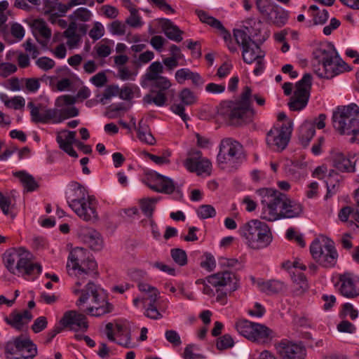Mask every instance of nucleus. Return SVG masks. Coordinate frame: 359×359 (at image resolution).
<instances>
[{
  "label": "nucleus",
  "mask_w": 359,
  "mask_h": 359,
  "mask_svg": "<svg viewBox=\"0 0 359 359\" xmlns=\"http://www.w3.org/2000/svg\"><path fill=\"white\" fill-rule=\"evenodd\" d=\"M252 90L249 86L243 88L238 101L226 100L221 102L218 114L229 120L231 125L238 126L251 120L254 110L250 106Z\"/></svg>",
  "instance_id": "nucleus-1"
},
{
  "label": "nucleus",
  "mask_w": 359,
  "mask_h": 359,
  "mask_svg": "<svg viewBox=\"0 0 359 359\" xmlns=\"http://www.w3.org/2000/svg\"><path fill=\"white\" fill-rule=\"evenodd\" d=\"M333 126L341 135H352L350 142L359 134V107L355 104L339 107L332 115Z\"/></svg>",
  "instance_id": "nucleus-2"
},
{
  "label": "nucleus",
  "mask_w": 359,
  "mask_h": 359,
  "mask_svg": "<svg viewBox=\"0 0 359 359\" xmlns=\"http://www.w3.org/2000/svg\"><path fill=\"white\" fill-rule=\"evenodd\" d=\"M238 231L241 237L245 240V244L253 250L266 248L273 238L269 226L258 219H252L244 224Z\"/></svg>",
  "instance_id": "nucleus-3"
},
{
  "label": "nucleus",
  "mask_w": 359,
  "mask_h": 359,
  "mask_svg": "<svg viewBox=\"0 0 359 359\" xmlns=\"http://www.w3.org/2000/svg\"><path fill=\"white\" fill-rule=\"evenodd\" d=\"M73 292L75 294H80L76 302L78 306L86 304L90 296L93 297L95 305L87 309V313L93 316H100L113 310V305L106 300L104 296L98 292L97 287L91 281H89L83 289L74 288Z\"/></svg>",
  "instance_id": "nucleus-4"
},
{
  "label": "nucleus",
  "mask_w": 359,
  "mask_h": 359,
  "mask_svg": "<svg viewBox=\"0 0 359 359\" xmlns=\"http://www.w3.org/2000/svg\"><path fill=\"white\" fill-rule=\"evenodd\" d=\"M233 36L236 43L241 46L242 56L245 62L251 64L256 63V67L253 72L255 75H259L264 69V53L262 52L259 46L252 40L247 32L241 29H234Z\"/></svg>",
  "instance_id": "nucleus-5"
},
{
  "label": "nucleus",
  "mask_w": 359,
  "mask_h": 359,
  "mask_svg": "<svg viewBox=\"0 0 359 359\" xmlns=\"http://www.w3.org/2000/svg\"><path fill=\"white\" fill-rule=\"evenodd\" d=\"M258 193L262 196V218L269 222L280 219L281 210L287 205V196L271 189H261Z\"/></svg>",
  "instance_id": "nucleus-6"
},
{
  "label": "nucleus",
  "mask_w": 359,
  "mask_h": 359,
  "mask_svg": "<svg viewBox=\"0 0 359 359\" xmlns=\"http://www.w3.org/2000/svg\"><path fill=\"white\" fill-rule=\"evenodd\" d=\"M319 62L320 67L316 71V73L320 78L330 79L351 70L350 66L343 61L334 50H323L322 57Z\"/></svg>",
  "instance_id": "nucleus-7"
},
{
  "label": "nucleus",
  "mask_w": 359,
  "mask_h": 359,
  "mask_svg": "<svg viewBox=\"0 0 359 359\" xmlns=\"http://www.w3.org/2000/svg\"><path fill=\"white\" fill-rule=\"evenodd\" d=\"M310 252L313 259L323 267L331 268L335 266L338 253L334 242L329 239H315L310 245Z\"/></svg>",
  "instance_id": "nucleus-8"
},
{
  "label": "nucleus",
  "mask_w": 359,
  "mask_h": 359,
  "mask_svg": "<svg viewBox=\"0 0 359 359\" xmlns=\"http://www.w3.org/2000/svg\"><path fill=\"white\" fill-rule=\"evenodd\" d=\"M235 327L241 335L252 341L265 343L273 337L272 330L263 324L248 320H238Z\"/></svg>",
  "instance_id": "nucleus-9"
},
{
  "label": "nucleus",
  "mask_w": 359,
  "mask_h": 359,
  "mask_svg": "<svg viewBox=\"0 0 359 359\" xmlns=\"http://www.w3.org/2000/svg\"><path fill=\"white\" fill-rule=\"evenodd\" d=\"M245 158L243 145L231 137L224 138L219 144V151L217 157L219 165H233Z\"/></svg>",
  "instance_id": "nucleus-10"
},
{
  "label": "nucleus",
  "mask_w": 359,
  "mask_h": 359,
  "mask_svg": "<svg viewBox=\"0 0 359 359\" xmlns=\"http://www.w3.org/2000/svg\"><path fill=\"white\" fill-rule=\"evenodd\" d=\"M292 131V123L288 121L280 127H273L266 135L268 147L275 151L284 150L290 139Z\"/></svg>",
  "instance_id": "nucleus-11"
},
{
  "label": "nucleus",
  "mask_w": 359,
  "mask_h": 359,
  "mask_svg": "<svg viewBox=\"0 0 359 359\" xmlns=\"http://www.w3.org/2000/svg\"><path fill=\"white\" fill-rule=\"evenodd\" d=\"M312 76L310 74H305L302 79L296 83L293 95L288 103L290 109L292 111L303 109L309 102L311 88Z\"/></svg>",
  "instance_id": "nucleus-12"
},
{
  "label": "nucleus",
  "mask_w": 359,
  "mask_h": 359,
  "mask_svg": "<svg viewBox=\"0 0 359 359\" xmlns=\"http://www.w3.org/2000/svg\"><path fill=\"white\" fill-rule=\"evenodd\" d=\"M69 206L82 219L86 222H95L98 220L97 203L94 198L88 196L85 198H74L68 201Z\"/></svg>",
  "instance_id": "nucleus-13"
},
{
  "label": "nucleus",
  "mask_w": 359,
  "mask_h": 359,
  "mask_svg": "<svg viewBox=\"0 0 359 359\" xmlns=\"http://www.w3.org/2000/svg\"><path fill=\"white\" fill-rule=\"evenodd\" d=\"M151 92L143 97L144 104H154L157 107H163L166 104L167 97L165 91L171 86V82L165 76L157 77L154 80H150Z\"/></svg>",
  "instance_id": "nucleus-14"
},
{
  "label": "nucleus",
  "mask_w": 359,
  "mask_h": 359,
  "mask_svg": "<svg viewBox=\"0 0 359 359\" xmlns=\"http://www.w3.org/2000/svg\"><path fill=\"white\" fill-rule=\"evenodd\" d=\"M76 132L63 130L59 133L57 136V142L59 144L60 148L68 154L70 156L77 158L78 154L73 149L72 144H76L84 154H88L92 152V149L90 145L85 144L81 142L76 141Z\"/></svg>",
  "instance_id": "nucleus-15"
},
{
  "label": "nucleus",
  "mask_w": 359,
  "mask_h": 359,
  "mask_svg": "<svg viewBox=\"0 0 359 359\" xmlns=\"http://www.w3.org/2000/svg\"><path fill=\"white\" fill-rule=\"evenodd\" d=\"M275 346L280 359H304L306 354V348L301 342L297 344L285 339Z\"/></svg>",
  "instance_id": "nucleus-16"
},
{
  "label": "nucleus",
  "mask_w": 359,
  "mask_h": 359,
  "mask_svg": "<svg viewBox=\"0 0 359 359\" xmlns=\"http://www.w3.org/2000/svg\"><path fill=\"white\" fill-rule=\"evenodd\" d=\"M180 103H174L170 107V110L179 116L182 120L187 123L189 116L185 113V106L195 104L198 102L196 94L188 88H182L178 93Z\"/></svg>",
  "instance_id": "nucleus-17"
},
{
  "label": "nucleus",
  "mask_w": 359,
  "mask_h": 359,
  "mask_svg": "<svg viewBox=\"0 0 359 359\" xmlns=\"http://www.w3.org/2000/svg\"><path fill=\"white\" fill-rule=\"evenodd\" d=\"M62 327L69 328L74 332H86L88 328V322L85 315L71 310L66 311L60 320Z\"/></svg>",
  "instance_id": "nucleus-18"
},
{
  "label": "nucleus",
  "mask_w": 359,
  "mask_h": 359,
  "mask_svg": "<svg viewBox=\"0 0 359 359\" xmlns=\"http://www.w3.org/2000/svg\"><path fill=\"white\" fill-rule=\"evenodd\" d=\"M5 353H26L36 355L37 350L36 345L29 338L20 335L6 344Z\"/></svg>",
  "instance_id": "nucleus-19"
},
{
  "label": "nucleus",
  "mask_w": 359,
  "mask_h": 359,
  "mask_svg": "<svg viewBox=\"0 0 359 359\" xmlns=\"http://www.w3.org/2000/svg\"><path fill=\"white\" fill-rule=\"evenodd\" d=\"M330 160L332 165L339 172L350 173L355 171V161L337 148L330 150Z\"/></svg>",
  "instance_id": "nucleus-20"
},
{
  "label": "nucleus",
  "mask_w": 359,
  "mask_h": 359,
  "mask_svg": "<svg viewBox=\"0 0 359 359\" xmlns=\"http://www.w3.org/2000/svg\"><path fill=\"white\" fill-rule=\"evenodd\" d=\"M207 281L214 287L229 286L233 292L238 288V280L234 273L229 271L218 272L207 277Z\"/></svg>",
  "instance_id": "nucleus-21"
},
{
  "label": "nucleus",
  "mask_w": 359,
  "mask_h": 359,
  "mask_svg": "<svg viewBox=\"0 0 359 359\" xmlns=\"http://www.w3.org/2000/svg\"><path fill=\"white\" fill-rule=\"evenodd\" d=\"M69 275L75 276L78 280L76 282L77 287L81 286L88 278H95L98 275L97 265L94 259L86 261L81 266L74 271H71Z\"/></svg>",
  "instance_id": "nucleus-22"
},
{
  "label": "nucleus",
  "mask_w": 359,
  "mask_h": 359,
  "mask_svg": "<svg viewBox=\"0 0 359 359\" xmlns=\"http://www.w3.org/2000/svg\"><path fill=\"white\" fill-rule=\"evenodd\" d=\"M26 250L23 248L12 249L4 254V261L6 269L13 274L18 272L21 264H25V258L23 257Z\"/></svg>",
  "instance_id": "nucleus-23"
},
{
  "label": "nucleus",
  "mask_w": 359,
  "mask_h": 359,
  "mask_svg": "<svg viewBox=\"0 0 359 359\" xmlns=\"http://www.w3.org/2000/svg\"><path fill=\"white\" fill-rule=\"evenodd\" d=\"M339 292L347 298H355L359 296V280H355L353 275L345 273L339 276Z\"/></svg>",
  "instance_id": "nucleus-24"
},
{
  "label": "nucleus",
  "mask_w": 359,
  "mask_h": 359,
  "mask_svg": "<svg viewBox=\"0 0 359 359\" xmlns=\"http://www.w3.org/2000/svg\"><path fill=\"white\" fill-rule=\"evenodd\" d=\"M92 259H93L90 257L86 249L79 247L72 249L69 255L67 263L68 273H69L71 271H74L77 267L81 266L86 261Z\"/></svg>",
  "instance_id": "nucleus-25"
},
{
  "label": "nucleus",
  "mask_w": 359,
  "mask_h": 359,
  "mask_svg": "<svg viewBox=\"0 0 359 359\" xmlns=\"http://www.w3.org/2000/svg\"><path fill=\"white\" fill-rule=\"evenodd\" d=\"M33 34L37 41L42 46H46L51 37V30L46 22L41 19H36L32 23Z\"/></svg>",
  "instance_id": "nucleus-26"
},
{
  "label": "nucleus",
  "mask_w": 359,
  "mask_h": 359,
  "mask_svg": "<svg viewBox=\"0 0 359 359\" xmlns=\"http://www.w3.org/2000/svg\"><path fill=\"white\" fill-rule=\"evenodd\" d=\"M32 315L30 311L27 310L23 311L22 313L13 311L9 317L5 318V321L7 324L13 327L17 330H22L25 325L32 320Z\"/></svg>",
  "instance_id": "nucleus-27"
},
{
  "label": "nucleus",
  "mask_w": 359,
  "mask_h": 359,
  "mask_svg": "<svg viewBox=\"0 0 359 359\" xmlns=\"http://www.w3.org/2000/svg\"><path fill=\"white\" fill-rule=\"evenodd\" d=\"M186 168L190 172H195L198 175L203 173L210 174L211 162L207 158L196 161L195 158H187L184 163Z\"/></svg>",
  "instance_id": "nucleus-28"
},
{
  "label": "nucleus",
  "mask_w": 359,
  "mask_h": 359,
  "mask_svg": "<svg viewBox=\"0 0 359 359\" xmlns=\"http://www.w3.org/2000/svg\"><path fill=\"white\" fill-rule=\"evenodd\" d=\"M159 23L165 35L175 42L182 41L183 31L175 25L170 20L166 18L159 19Z\"/></svg>",
  "instance_id": "nucleus-29"
},
{
  "label": "nucleus",
  "mask_w": 359,
  "mask_h": 359,
  "mask_svg": "<svg viewBox=\"0 0 359 359\" xmlns=\"http://www.w3.org/2000/svg\"><path fill=\"white\" fill-rule=\"evenodd\" d=\"M23 257L25 258L26 260L25 261V264H21V268H19L18 273L25 276L38 275L41 273V266L38 263L32 262V255L29 251H25Z\"/></svg>",
  "instance_id": "nucleus-30"
},
{
  "label": "nucleus",
  "mask_w": 359,
  "mask_h": 359,
  "mask_svg": "<svg viewBox=\"0 0 359 359\" xmlns=\"http://www.w3.org/2000/svg\"><path fill=\"white\" fill-rule=\"evenodd\" d=\"M150 188L157 192L170 194L175 191V186L171 179L157 173L156 182Z\"/></svg>",
  "instance_id": "nucleus-31"
},
{
  "label": "nucleus",
  "mask_w": 359,
  "mask_h": 359,
  "mask_svg": "<svg viewBox=\"0 0 359 359\" xmlns=\"http://www.w3.org/2000/svg\"><path fill=\"white\" fill-rule=\"evenodd\" d=\"M83 241L93 250H100L103 247L102 236L95 229H90L84 233Z\"/></svg>",
  "instance_id": "nucleus-32"
},
{
  "label": "nucleus",
  "mask_w": 359,
  "mask_h": 359,
  "mask_svg": "<svg viewBox=\"0 0 359 359\" xmlns=\"http://www.w3.org/2000/svg\"><path fill=\"white\" fill-rule=\"evenodd\" d=\"M285 202L287 205L281 210V218H292L298 217L302 212L301 204L290 200L286 197Z\"/></svg>",
  "instance_id": "nucleus-33"
},
{
  "label": "nucleus",
  "mask_w": 359,
  "mask_h": 359,
  "mask_svg": "<svg viewBox=\"0 0 359 359\" xmlns=\"http://www.w3.org/2000/svg\"><path fill=\"white\" fill-rule=\"evenodd\" d=\"M269 21L277 27L283 26L287 20V13L278 6H275L268 14Z\"/></svg>",
  "instance_id": "nucleus-34"
},
{
  "label": "nucleus",
  "mask_w": 359,
  "mask_h": 359,
  "mask_svg": "<svg viewBox=\"0 0 359 359\" xmlns=\"http://www.w3.org/2000/svg\"><path fill=\"white\" fill-rule=\"evenodd\" d=\"M316 133L315 126L311 122H304L299 128V141L304 147H307Z\"/></svg>",
  "instance_id": "nucleus-35"
},
{
  "label": "nucleus",
  "mask_w": 359,
  "mask_h": 359,
  "mask_svg": "<svg viewBox=\"0 0 359 359\" xmlns=\"http://www.w3.org/2000/svg\"><path fill=\"white\" fill-rule=\"evenodd\" d=\"M163 71V67L160 62H152L148 68L147 73L143 76L142 86L147 87L148 81L154 80L160 77L159 75Z\"/></svg>",
  "instance_id": "nucleus-36"
},
{
  "label": "nucleus",
  "mask_w": 359,
  "mask_h": 359,
  "mask_svg": "<svg viewBox=\"0 0 359 359\" xmlns=\"http://www.w3.org/2000/svg\"><path fill=\"white\" fill-rule=\"evenodd\" d=\"M292 280L293 284L294 292L297 295H300L306 291L309 288V284L306 276L302 273H295L292 275Z\"/></svg>",
  "instance_id": "nucleus-37"
},
{
  "label": "nucleus",
  "mask_w": 359,
  "mask_h": 359,
  "mask_svg": "<svg viewBox=\"0 0 359 359\" xmlns=\"http://www.w3.org/2000/svg\"><path fill=\"white\" fill-rule=\"evenodd\" d=\"M258 286L262 292L271 294L281 292L284 288V283L280 280H271L259 282Z\"/></svg>",
  "instance_id": "nucleus-38"
},
{
  "label": "nucleus",
  "mask_w": 359,
  "mask_h": 359,
  "mask_svg": "<svg viewBox=\"0 0 359 359\" xmlns=\"http://www.w3.org/2000/svg\"><path fill=\"white\" fill-rule=\"evenodd\" d=\"M262 27V22L261 20L256 21L255 19L249 18L244 22L243 29L247 32L248 36L250 38L257 37L261 31Z\"/></svg>",
  "instance_id": "nucleus-39"
},
{
  "label": "nucleus",
  "mask_w": 359,
  "mask_h": 359,
  "mask_svg": "<svg viewBox=\"0 0 359 359\" xmlns=\"http://www.w3.org/2000/svg\"><path fill=\"white\" fill-rule=\"evenodd\" d=\"M137 137L142 142L150 145H153L155 143V139L149 132L147 124L142 119L140 120L138 124Z\"/></svg>",
  "instance_id": "nucleus-40"
},
{
  "label": "nucleus",
  "mask_w": 359,
  "mask_h": 359,
  "mask_svg": "<svg viewBox=\"0 0 359 359\" xmlns=\"http://www.w3.org/2000/svg\"><path fill=\"white\" fill-rule=\"evenodd\" d=\"M15 176L20 179L25 189H26L27 191H32L38 187V184L33 176L29 175L25 171L16 172Z\"/></svg>",
  "instance_id": "nucleus-41"
},
{
  "label": "nucleus",
  "mask_w": 359,
  "mask_h": 359,
  "mask_svg": "<svg viewBox=\"0 0 359 359\" xmlns=\"http://www.w3.org/2000/svg\"><path fill=\"white\" fill-rule=\"evenodd\" d=\"M124 327L122 325L109 323L106 325V334L109 340L115 341L114 335L120 336L124 334Z\"/></svg>",
  "instance_id": "nucleus-42"
},
{
  "label": "nucleus",
  "mask_w": 359,
  "mask_h": 359,
  "mask_svg": "<svg viewBox=\"0 0 359 359\" xmlns=\"http://www.w3.org/2000/svg\"><path fill=\"white\" fill-rule=\"evenodd\" d=\"M126 24L120 20H114L108 25L110 33L113 35L123 36L126 32Z\"/></svg>",
  "instance_id": "nucleus-43"
},
{
  "label": "nucleus",
  "mask_w": 359,
  "mask_h": 359,
  "mask_svg": "<svg viewBox=\"0 0 359 359\" xmlns=\"http://www.w3.org/2000/svg\"><path fill=\"white\" fill-rule=\"evenodd\" d=\"M156 198H144L140 201V208L144 214L151 217L155 208Z\"/></svg>",
  "instance_id": "nucleus-44"
},
{
  "label": "nucleus",
  "mask_w": 359,
  "mask_h": 359,
  "mask_svg": "<svg viewBox=\"0 0 359 359\" xmlns=\"http://www.w3.org/2000/svg\"><path fill=\"white\" fill-rule=\"evenodd\" d=\"M90 18L91 13L86 8H79L69 15V19L74 22L76 20L82 22H87L90 19Z\"/></svg>",
  "instance_id": "nucleus-45"
},
{
  "label": "nucleus",
  "mask_w": 359,
  "mask_h": 359,
  "mask_svg": "<svg viewBox=\"0 0 359 359\" xmlns=\"http://www.w3.org/2000/svg\"><path fill=\"white\" fill-rule=\"evenodd\" d=\"M171 257L176 264L184 266L187 263V256L184 250L180 248L171 250Z\"/></svg>",
  "instance_id": "nucleus-46"
},
{
  "label": "nucleus",
  "mask_w": 359,
  "mask_h": 359,
  "mask_svg": "<svg viewBox=\"0 0 359 359\" xmlns=\"http://www.w3.org/2000/svg\"><path fill=\"white\" fill-rule=\"evenodd\" d=\"M234 344L233 338L229 334H224L217 339V348L219 350H225L231 348Z\"/></svg>",
  "instance_id": "nucleus-47"
},
{
  "label": "nucleus",
  "mask_w": 359,
  "mask_h": 359,
  "mask_svg": "<svg viewBox=\"0 0 359 359\" xmlns=\"http://www.w3.org/2000/svg\"><path fill=\"white\" fill-rule=\"evenodd\" d=\"M197 214L201 219H208L215 217L216 211L210 205H202L198 208Z\"/></svg>",
  "instance_id": "nucleus-48"
},
{
  "label": "nucleus",
  "mask_w": 359,
  "mask_h": 359,
  "mask_svg": "<svg viewBox=\"0 0 359 359\" xmlns=\"http://www.w3.org/2000/svg\"><path fill=\"white\" fill-rule=\"evenodd\" d=\"M0 208L4 215H9L11 217H14V214L13 213V207L11 205V201L9 198L4 196L1 191Z\"/></svg>",
  "instance_id": "nucleus-49"
},
{
  "label": "nucleus",
  "mask_w": 359,
  "mask_h": 359,
  "mask_svg": "<svg viewBox=\"0 0 359 359\" xmlns=\"http://www.w3.org/2000/svg\"><path fill=\"white\" fill-rule=\"evenodd\" d=\"M198 350V347L195 344H189L186 346L183 353L184 359H203L205 357L200 353H194V350Z\"/></svg>",
  "instance_id": "nucleus-50"
},
{
  "label": "nucleus",
  "mask_w": 359,
  "mask_h": 359,
  "mask_svg": "<svg viewBox=\"0 0 359 359\" xmlns=\"http://www.w3.org/2000/svg\"><path fill=\"white\" fill-rule=\"evenodd\" d=\"M104 34V26L100 22H95L94 23L93 27L89 32L90 37L94 40L97 41L102 37Z\"/></svg>",
  "instance_id": "nucleus-51"
},
{
  "label": "nucleus",
  "mask_w": 359,
  "mask_h": 359,
  "mask_svg": "<svg viewBox=\"0 0 359 359\" xmlns=\"http://www.w3.org/2000/svg\"><path fill=\"white\" fill-rule=\"evenodd\" d=\"M325 183L327 186V193L325 196V199L327 200L337 193L339 187V180L335 179L334 180H332V179H330L329 180H325Z\"/></svg>",
  "instance_id": "nucleus-52"
},
{
  "label": "nucleus",
  "mask_w": 359,
  "mask_h": 359,
  "mask_svg": "<svg viewBox=\"0 0 359 359\" xmlns=\"http://www.w3.org/2000/svg\"><path fill=\"white\" fill-rule=\"evenodd\" d=\"M126 24L133 28L140 27L143 22H142L141 17L138 14V11L130 13L129 17L126 20Z\"/></svg>",
  "instance_id": "nucleus-53"
},
{
  "label": "nucleus",
  "mask_w": 359,
  "mask_h": 359,
  "mask_svg": "<svg viewBox=\"0 0 359 359\" xmlns=\"http://www.w3.org/2000/svg\"><path fill=\"white\" fill-rule=\"evenodd\" d=\"M17 71L15 65L10 62H2L0 64V76L4 78L8 77Z\"/></svg>",
  "instance_id": "nucleus-54"
},
{
  "label": "nucleus",
  "mask_w": 359,
  "mask_h": 359,
  "mask_svg": "<svg viewBox=\"0 0 359 359\" xmlns=\"http://www.w3.org/2000/svg\"><path fill=\"white\" fill-rule=\"evenodd\" d=\"M256 6L259 11L264 15H267L276 6L269 0H256Z\"/></svg>",
  "instance_id": "nucleus-55"
},
{
  "label": "nucleus",
  "mask_w": 359,
  "mask_h": 359,
  "mask_svg": "<svg viewBox=\"0 0 359 359\" xmlns=\"http://www.w3.org/2000/svg\"><path fill=\"white\" fill-rule=\"evenodd\" d=\"M36 65L44 71H48L53 69L55 67V61L48 57H39L36 61Z\"/></svg>",
  "instance_id": "nucleus-56"
},
{
  "label": "nucleus",
  "mask_w": 359,
  "mask_h": 359,
  "mask_svg": "<svg viewBox=\"0 0 359 359\" xmlns=\"http://www.w3.org/2000/svg\"><path fill=\"white\" fill-rule=\"evenodd\" d=\"M165 339L174 346H179L182 344L180 334L175 330H167L165 333Z\"/></svg>",
  "instance_id": "nucleus-57"
},
{
  "label": "nucleus",
  "mask_w": 359,
  "mask_h": 359,
  "mask_svg": "<svg viewBox=\"0 0 359 359\" xmlns=\"http://www.w3.org/2000/svg\"><path fill=\"white\" fill-rule=\"evenodd\" d=\"M191 74L192 72L187 68L178 69L175 72V79L178 83L182 84L186 80H189Z\"/></svg>",
  "instance_id": "nucleus-58"
},
{
  "label": "nucleus",
  "mask_w": 359,
  "mask_h": 359,
  "mask_svg": "<svg viewBox=\"0 0 359 359\" xmlns=\"http://www.w3.org/2000/svg\"><path fill=\"white\" fill-rule=\"evenodd\" d=\"M48 325V321L46 317L40 316L37 318L33 325H32V330L34 332L38 333L43 330Z\"/></svg>",
  "instance_id": "nucleus-59"
},
{
  "label": "nucleus",
  "mask_w": 359,
  "mask_h": 359,
  "mask_svg": "<svg viewBox=\"0 0 359 359\" xmlns=\"http://www.w3.org/2000/svg\"><path fill=\"white\" fill-rule=\"evenodd\" d=\"M144 314L147 318L153 320H158L163 317V315L157 309L155 304H148Z\"/></svg>",
  "instance_id": "nucleus-60"
},
{
  "label": "nucleus",
  "mask_w": 359,
  "mask_h": 359,
  "mask_svg": "<svg viewBox=\"0 0 359 359\" xmlns=\"http://www.w3.org/2000/svg\"><path fill=\"white\" fill-rule=\"evenodd\" d=\"M341 315L344 317L348 315L351 320H355L358 318V311L353 308L352 304L346 303L343 305V310Z\"/></svg>",
  "instance_id": "nucleus-61"
},
{
  "label": "nucleus",
  "mask_w": 359,
  "mask_h": 359,
  "mask_svg": "<svg viewBox=\"0 0 359 359\" xmlns=\"http://www.w3.org/2000/svg\"><path fill=\"white\" fill-rule=\"evenodd\" d=\"M165 42L166 39L160 35L154 36L150 40V44L158 51H161Z\"/></svg>",
  "instance_id": "nucleus-62"
},
{
  "label": "nucleus",
  "mask_w": 359,
  "mask_h": 359,
  "mask_svg": "<svg viewBox=\"0 0 359 359\" xmlns=\"http://www.w3.org/2000/svg\"><path fill=\"white\" fill-rule=\"evenodd\" d=\"M90 81L97 87L103 86L107 81L104 72H99L90 79Z\"/></svg>",
  "instance_id": "nucleus-63"
},
{
  "label": "nucleus",
  "mask_w": 359,
  "mask_h": 359,
  "mask_svg": "<svg viewBox=\"0 0 359 359\" xmlns=\"http://www.w3.org/2000/svg\"><path fill=\"white\" fill-rule=\"evenodd\" d=\"M337 330L341 332L353 333L355 330V327L349 321L344 320L338 324Z\"/></svg>",
  "instance_id": "nucleus-64"
}]
</instances>
